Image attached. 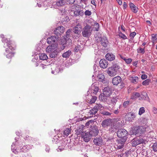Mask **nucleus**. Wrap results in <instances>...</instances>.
<instances>
[{
    "label": "nucleus",
    "instance_id": "f257e3e1",
    "mask_svg": "<svg viewBox=\"0 0 157 157\" xmlns=\"http://www.w3.org/2000/svg\"><path fill=\"white\" fill-rule=\"evenodd\" d=\"M0 36L2 38V41L4 44V47L5 48L6 46L8 47V48L6 49V52L4 54L6 56L7 58L10 59L14 56V53L12 52L13 50L14 49L12 46L11 42L4 37L3 34H1Z\"/></svg>",
    "mask_w": 157,
    "mask_h": 157
},
{
    "label": "nucleus",
    "instance_id": "f03ea898",
    "mask_svg": "<svg viewBox=\"0 0 157 157\" xmlns=\"http://www.w3.org/2000/svg\"><path fill=\"white\" fill-rule=\"evenodd\" d=\"M93 28L88 24H86L82 30V34L83 36L89 37L91 34Z\"/></svg>",
    "mask_w": 157,
    "mask_h": 157
},
{
    "label": "nucleus",
    "instance_id": "7ed1b4c3",
    "mask_svg": "<svg viewBox=\"0 0 157 157\" xmlns=\"http://www.w3.org/2000/svg\"><path fill=\"white\" fill-rule=\"evenodd\" d=\"M146 126H140L135 127L132 132V134L141 136L146 132Z\"/></svg>",
    "mask_w": 157,
    "mask_h": 157
},
{
    "label": "nucleus",
    "instance_id": "20e7f679",
    "mask_svg": "<svg viewBox=\"0 0 157 157\" xmlns=\"http://www.w3.org/2000/svg\"><path fill=\"white\" fill-rule=\"evenodd\" d=\"M127 134V132L124 129H121L119 130L117 132L118 137L122 138L123 139H125V140H126V136Z\"/></svg>",
    "mask_w": 157,
    "mask_h": 157
},
{
    "label": "nucleus",
    "instance_id": "39448f33",
    "mask_svg": "<svg viewBox=\"0 0 157 157\" xmlns=\"http://www.w3.org/2000/svg\"><path fill=\"white\" fill-rule=\"evenodd\" d=\"M99 88L97 86L93 84L92 85L91 88L89 89L88 92L90 93L91 95H96L98 92Z\"/></svg>",
    "mask_w": 157,
    "mask_h": 157
},
{
    "label": "nucleus",
    "instance_id": "423d86ee",
    "mask_svg": "<svg viewBox=\"0 0 157 157\" xmlns=\"http://www.w3.org/2000/svg\"><path fill=\"white\" fill-rule=\"evenodd\" d=\"M112 121L111 119H107L104 120L102 122L101 125L104 128H106L110 126L112 124Z\"/></svg>",
    "mask_w": 157,
    "mask_h": 157
},
{
    "label": "nucleus",
    "instance_id": "0eeeda50",
    "mask_svg": "<svg viewBox=\"0 0 157 157\" xmlns=\"http://www.w3.org/2000/svg\"><path fill=\"white\" fill-rule=\"evenodd\" d=\"M146 141L142 138H140L139 139H133L132 141V145L133 147L140 144H141L145 143Z\"/></svg>",
    "mask_w": 157,
    "mask_h": 157
},
{
    "label": "nucleus",
    "instance_id": "6e6552de",
    "mask_svg": "<svg viewBox=\"0 0 157 157\" xmlns=\"http://www.w3.org/2000/svg\"><path fill=\"white\" fill-rule=\"evenodd\" d=\"M97 40L98 41H100L101 44L104 47H106L107 46L109 42L106 37H99L98 38V39H97Z\"/></svg>",
    "mask_w": 157,
    "mask_h": 157
},
{
    "label": "nucleus",
    "instance_id": "1a4fd4ad",
    "mask_svg": "<svg viewBox=\"0 0 157 157\" xmlns=\"http://www.w3.org/2000/svg\"><path fill=\"white\" fill-rule=\"evenodd\" d=\"M107 74L110 76H113L118 73L112 67L109 68L107 72Z\"/></svg>",
    "mask_w": 157,
    "mask_h": 157
},
{
    "label": "nucleus",
    "instance_id": "9d476101",
    "mask_svg": "<svg viewBox=\"0 0 157 157\" xmlns=\"http://www.w3.org/2000/svg\"><path fill=\"white\" fill-rule=\"evenodd\" d=\"M82 25L81 23H79L74 28L73 32L75 34L78 35L80 34L81 30L82 29Z\"/></svg>",
    "mask_w": 157,
    "mask_h": 157
},
{
    "label": "nucleus",
    "instance_id": "9b49d317",
    "mask_svg": "<svg viewBox=\"0 0 157 157\" xmlns=\"http://www.w3.org/2000/svg\"><path fill=\"white\" fill-rule=\"evenodd\" d=\"M99 132V130L96 126H94L89 132V134L91 136H97Z\"/></svg>",
    "mask_w": 157,
    "mask_h": 157
},
{
    "label": "nucleus",
    "instance_id": "f8f14e48",
    "mask_svg": "<svg viewBox=\"0 0 157 157\" xmlns=\"http://www.w3.org/2000/svg\"><path fill=\"white\" fill-rule=\"evenodd\" d=\"M125 139H121L118 140L117 142V144L115 148L117 149H121L122 148L124 144V142L126 141Z\"/></svg>",
    "mask_w": 157,
    "mask_h": 157
},
{
    "label": "nucleus",
    "instance_id": "ddd939ff",
    "mask_svg": "<svg viewBox=\"0 0 157 157\" xmlns=\"http://www.w3.org/2000/svg\"><path fill=\"white\" fill-rule=\"evenodd\" d=\"M111 94V90L109 87H105L103 90V94L105 96H109Z\"/></svg>",
    "mask_w": 157,
    "mask_h": 157
},
{
    "label": "nucleus",
    "instance_id": "4468645a",
    "mask_svg": "<svg viewBox=\"0 0 157 157\" xmlns=\"http://www.w3.org/2000/svg\"><path fill=\"white\" fill-rule=\"evenodd\" d=\"M121 81V78L119 76H117L113 78L112 79V83L113 85H117Z\"/></svg>",
    "mask_w": 157,
    "mask_h": 157
},
{
    "label": "nucleus",
    "instance_id": "2eb2a0df",
    "mask_svg": "<svg viewBox=\"0 0 157 157\" xmlns=\"http://www.w3.org/2000/svg\"><path fill=\"white\" fill-rule=\"evenodd\" d=\"M77 8V6L75 5H73L72 6V9H75V10H73L74 14L75 16H78L81 14V11L80 10L78 9V8Z\"/></svg>",
    "mask_w": 157,
    "mask_h": 157
},
{
    "label": "nucleus",
    "instance_id": "dca6fc26",
    "mask_svg": "<svg viewBox=\"0 0 157 157\" xmlns=\"http://www.w3.org/2000/svg\"><path fill=\"white\" fill-rule=\"evenodd\" d=\"M100 67L103 68H105L107 67L108 62L105 59H101L99 62Z\"/></svg>",
    "mask_w": 157,
    "mask_h": 157
},
{
    "label": "nucleus",
    "instance_id": "f3484780",
    "mask_svg": "<svg viewBox=\"0 0 157 157\" xmlns=\"http://www.w3.org/2000/svg\"><path fill=\"white\" fill-rule=\"evenodd\" d=\"M57 46L54 45L48 46L47 47L46 49V52L48 53H50L57 50Z\"/></svg>",
    "mask_w": 157,
    "mask_h": 157
},
{
    "label": "nucleus",
    "instance_id": "a211bd4d",
    "mask_svg": "<svg viewBox=\"0 0 157 157\" xmlns=\"http://www.w3.org/2000/svg\"><path fill=\"white\" fill-rule=\"evenodd\" d=\"M117 101L116 97H112L109 98L107 99V102L109 104H113V105H115Z\"/></svg>",
    "mask_w": 157,
    "mask_h": 157
},
{
    "label": "nucleus",
    "instance_id": "6ab92c4d",
    "mask_svg": "<svg viewBox=\"0 0 157 157\" xmlns=\"http://www.w3.org/2000/svg\"><path fill=\"white\" fill-rule=\"evenodd\" d=\"M98 109L94 107V108L91 110H90V111L88 113L87 115L89 117H93L97 112Z\"/></svg>",
    "mask_w": 157,
    "mask_h": 157
},
{
    "label": "nucleus",
    "instance_id": "aec40b11",
    "mask_svg": "<svg viewBox=\"0 0 157 157\" xmlns=\"http://www.w3.org/2000/svg\"><path fill=\"white\" fill-rule=\"evenodd\" d=\"M136 117V115L135 113H130L127 117L126 119L129 122H132Z\"/></svg>",
    "mask_w": 157,
    "mask_h": 157
},
{
    "label": "nucleus",
    "instance_id": "412c9836",
    "mask_svg": "<svg viewBox=\"0 0 157 157\" xmlns=\"http://www.w3.org/2000/svg\"><path fill=\"white\" fill-rule=\"evenodd\" d=\"M115 56L113 54L108 53L105 56L106 59L110 61L114 60L115 59Z\"/></svg>",
    "mask_w": 157,
    "mask_h": 157
},
{
    "label": "nucleus",
    "instance_id": "4be33fe9",
    "mask_svg": "<svg viewBox=\"0 0 157 157\" xmlns=\"http://www.w3.org/2000/svg\"><path fill=\"white\" fill-rule=\"evenodd\" d=\"M93 142L95 145H99L102 143V140L101 137L96 138L94 139Z\"/></svg>",
    "mask_w": 157,
    "mask_h": 157
},
{
    "label": "nucleus",
    "instance_id": "5701e85b",
    "mask_svg": "<svg viewBox=\"0 0 157 157\" xmlns=\"http://www.w3.org/2000/svg\"><path fill=\"white\" fill-rule=\"evenodd\" d=\"M129 6L132 12L134 13H136L138 12V7L135 6L133 3H130L129 4Z\"/></svg>",
    "mask_w": 157,
    "mask_h": 157
},
{
    "label": "nucleus",
    "instance_id": "b1692460",
    "mask_svg": "<svg viewBox=\"0 0 157 157\" xmlns=\"http://www.w3.org/2000/svg\"><path fill=\"white\" fill-rule=\"evenodd\" d=\"M66 0H59L56 2V5L58 6H62L65 5Z\"/></svg>",
    "mask_w": 157,
    "mask_h": 157
},
{
    "label": "nucleus",
    "instance_id": "393cba45",
    "mask_svg": "<svg viewBox=\"0 0 157 157\" xmlns=\"http://www.w3.org/2000/svg\"><path fill=\"white\" fill-rule=\"evenodd\" d=\"M139 78L137 76H132L130 77V80L134 84H136L138 83Z\"/></svg>",
    "mask_w": 157,
    "mask_h": 157
},
{
    "label": "nucleus",
    "instance_id": "a878e982",
    "mask_svg": "<svg viewBox=\"0 0 157 157\" xmlns=\"http://www.w3.org/2000/svg\"><path fill=\"white\" fill-rule=\"evenodd\" d=\"M111 67L116 70V71L118 73L120 72H119V69H120V67L118 63H116L115 62H113V66Z\"/></svg>",
    "mask_w": 157,
    "mask_h": 157
},
{
    "label": "nucleus",
    "instance_id": "bb28decb",
    "mask_svg": "<svg viewBox=\"0 0 157 157\" xmlns=\"http://www.w3.org/2000/svg\"><path fill=\"white\" fill-rule=\"evenodd\" d=\"M140 96V93L138 92H135L133 94L131 97V99L135 100L138 98H139Z\"/></svg>",
    "mask_w": 157,
    "mask_h": 157
},
{
    "label": "nucleus",
    "instance_id": "cd10ccee",
    "mask_svg": "<svg viewBox=\"0 0 157 157\" xmlns=\"http://www.w3.org/2000/svg\"><path fill=\"white\" fill-rule=\"evenodd\" d=\"M50 54V57L51 58H55L58 55V52L57 51V50L54 51L52 52Z\"/></svg>",
    "mask_w": 157,
    "mask_h": 157
},
{
    "label": "nucleus",
    "instance_id": "c85d7f7f",
    "mask_svg": "<svg viewBox=\"0 0 157 157\" xmlns=\"http://www.w3.org/2000/svg\"><path fill=\"white\" fill-rule=\"evenodd\" d=\"M93 25H94V30L96 31H98L99 30V25L97 23L94 22V21L92 22V24H91Z\"/></svg>",
    "mask_w": 157,
    "mask_h": 157
},
{
    "label": "nucleus",
    "instance_id": "c756f323",
    "mask_svg": "<svg viewBox=\"0 0 157 157\" xmlns=\"http://www.w3.org/2000/svg\"><path fill=\"white\" fill-rule=\"evenodd\" d=\"M140 96H141V99L142 100H149V98L147 95V94L146 92L142 93Z\"/></svg>",
    "mask_w": 157,
    "mask_h": 157
},
{
    "label": "nucleus",
    "instance_id": "7c9ffc66",
    "mask_svg": "<svg viewBox=\"0 0 157 157\" xmlns=\"http://www.w3.org/2000/svg\"><path fill=\"white\" fill-rule=\"evenodd\" d=\"M71 54V51L70 50H68L63 53V54L62 56L63 58H68Z\"/></svg>",
    "mask_w": 157,
    "mask_h": 157
},
{
    "label": "nucleus",
    "instance_id": "2f4dec72",
    "mask_svg": "<svg viewBox=\"0 0 157 157\" xmlns=\"http://www.w3.org/2000/svg\"><path fill=\"white\" fill-rule=\"evenodd\" d=\"M30 149V146L29 145H26L25 146H24L22 149H21L20 152L23 151L26 152L28 151L29 149Z\"/></svg>",
    "mask_w": 157,
    "mask_h": 157
},
{
    "label": "nucleus",
    "instance_id": "473e14b6",
    "mask_svg": "<svg viewBox=\"0 0 157 157\" xmlns=\"http://www.w3.org/2000/svg\"><path fill=\"white\" fill-rule=\"evenodd\" d=\"M97 97L95 96H93L91 97L90 100H88V102L90 104L94 103L97 100Z\"/></svg>",
    "mask_w": 157,
    "mask_h": 157
},
{
    "label": "nucleus",
    "instance_id": "72a5a7b5",
    "mask_svg": "<svg viewBox=\"0 0 157 157\" xmlns=\"http://www.w3.org/2000/svg\"><path fill=\"white\" fill-rule=\"evenodd\" d=\"M39 57L40 59L42 60H45L48 59L47 56L45 53L40 54L39 56Z\"/></svg>",
    "mask_w": 157,
    "mask_h": 157
},
{
    "label": "nucleus",
    "instance_id": "f704fd0d",
    "mask_svg": "<svg viewBox=\"0 0 157 157\" xmlns=\"http://www.w3.org/2000/svg\"><path fill=\"white\" fill-rule=\"evenodd\" d=\"M110 127L109 129V131L111 132L115 131L117 129V126L114 125H112V124Z\"/></svg>",
    "mask_w": 157,
    "mask_h": 157
},
{
    "label": "nucleus",
    "instance_id": "c9c22d12",
    "mask_svg": "<svg viewBox=\"0 0 157 157\" xmlns=\"http://www.w3.org/2000/svg\"><path fill=\"white\" fill-rule=\"evenodd\" d=\"M151 41L154 44L157 41V35L153 34L151 35Z\"/></svg>",
    "mask_w": 157,
    "mask_h": 157
},
{
    "label": "nucleus",
    "instance_id": "e433bc0d",
    "mask_svg": "<svg viewBox=\"0 0 157 157\" xmlns=\"http://www.w3.org/2000/svg\"><path fill=\"white\" fill-rule=\"evenodd\" d=\"M57 30H58V33L60 35L64 32V28L62 26H60L57 28Z\"/></svg>",
    "mask_w": 157,
    "mask_h": 157
},
{
    "label": "nucleus",
    "instance_id": "4c0bfd02",
    "mask_svg": "<svg viewBox=\"0 0 157 157\" xmlns=\"http://www.w3.org/2000/svg\"><path fill=\"white\" fill-rule=\"evenodd\" d=\"M98 80L100 82H102L104 79L105 77L104 75L102 74H100L98 75Z\"/></svg>",
    "mask_w": 157,
    "mask_h": 157
},
{
    "label": "nucleus",
    "instance_id": "58836bf2",
    "mask_svg": "<svg viewBox=\"0 0 157 157\" xmlns=\"http://www.w3.org/2000/svg\"><path fill=\"white\" fill-rule=\"evenodd\" d=\"M71 131V129L69 128H67L64 131V136H67L70 133Z\"/></svg>",
    "mask_w": 157,
    "mask_h": 157
},
{
    "label": "nucleus",
    "instance_id": "ea45409f",
    "mask_svg": "<svg viewBox=\"0 0 157 157\" xmlns=\"http://www.w3.org/2000/svg\"><path fill=\"white\" fill-rule=\"evenodd\" d=\"M50 39H51L52 40V41L53 43L55 42L58 39V37L56 36H52L50 37Z\"/></svg>",
    "mask_w": 157,
    "mask_h": 157
},
{
    "label": "nucleus",
    "instance_id": "a19ab883",
    "mask_svg": "<svg viewBox=\"0 0 157 157\" xmlns=\"http://www.w3.org/2000/svg\"><path fill=\"white\" fill-rule=\"evenodd\" d=\"M106 97L105 95L100 94L99 98V99L103 101H105L106 100Z\"/></svg>",
    "mask_w": 157,
    "mask_h": 157
},
{
    "label": "nucleus",
    "instance_id": "79ce46f5",
    "mask_svg": "<svg viewBox=\"0 0 157 157\" xmlns=\"http://www.w3.org/2000/svg\"><path fill=\"white\" fill-rule=\"evenodd\" d=\"M145 112L144 108V107L140 108L139 112V114L140 115H141Z\"/></svg>",
    "mask_w": 157,
    "mask_h": 157
},
{
    "label": "nucleus",
    "instance_id": "37998d69",
    "mask_svg": "<svg viewBox=\"0 0 157 157\" xmlns=\"http://www.w3.org/2000/svg\"><path fill=\"white\" fill-rule=\"evenodd\" d=\"M17 144V142H15V143H13V144L11 146V150L14 153H16L17 151H16V150L14 149L13 147V146H15Z\"/></svg>",
    "mask_w": 157,
    "mask_h": 157
},
{
    "label": "nucleus",
    "instance_id": "c03bdc74",
    "mask_svg": "<svg viewBox=\"0 0 157 157\" xmlns=\"http://www.w3.org/2000/svg\"><path fill=\"white\" fill-rule=\"evenodd\" d=\"M96 109H98H98H102L103 108V106L101 105V104H97L96 105L94 106Z\"/></svg>",
    "mask_w": 157,
    "mask_h": 157
},
{
    "label": "nucleus",
    "instance_id": "a18cd8bd",
    "mask_svg": "<svg viewBox=\"0 0 157 157\" xmlns=\"http://www.w3.org/2000/svg\"><path fill=\"white\" fill-rule=\"evenodd\" d=\"M152 147L153 150L155 151H157V142L154 143Z\"/></svg>",
    "mask_w": 157,
    "mask_h": 157
},
{
    "label": "nucleus",
    "instance_id": "49530a36",
    "mask_svg": "<svg viewBox=\"0 0 157 157\" xmlns=\"http://www.w3.org/2000/svg\"><path fill=\"white\" fill-rule=\"evenodd\" d=\"M119 36L120 37L122 38L124 40L127 39L126 36L124 34L122 33H119Z\"/></svg>",
    "mask_w": 157,
    "mask_h": 157
},
{
    "label": "nucleus",
    "instance_id": "de8ad7c7",
    "mask_svg": "<svg viewBox=\"0 0 157 157\" xmlns=\"http://www.w3.org/2000/svg\"><path fill=\"white\" fill-rule=\"evenodd\" d=\"M149 82V80L148 79H147L143 82L142 84L146 86L147 85H148Z\"/></svg>",
    "mask_w": 157,
    "mask_h": 157
},
{
    "label": "nucleus",
    "instance_id": "09e8293b",
    "mask_svg": "<svg viewBox=\"0 0 157 157\" xmlns=\"http://www.w3.org/2000/svg\"><path fill=\"white\" fill-rule=\"evenodd\" d=\"M130 104L129 101H124L123 103V106L124 107L126 108Z\"/></svg>",
    "mask_w": 157,
    "mask_h": 157
},
{
    "label": "nucleus",
    "instance_id": "8fccbe9b",
    "mask_svg": "<svg viewBox=\"0 0 157 157\" xmlns=\"http://www.w3.org/2000/svg\"><path fill=\"white\" fill-rule=\"evenodd\" d=\"M53 68H52V74H54L56 75L59 72L58 68H57V69H56L55 70H53Z\"/></svg>",
    "mask_w": 157,
    "mask_h": 157
},
{
    "label": "nucleus",
    "instance_id": "3c124183",
    "mask_svg": "<svg viewBox=\"0 0 157 157\" xmlns=\"http://www.w3.org/2000/svg\"><path fill=\"white\" fill-rule=\"evenodd\" d=\"M114 140L113 138V137H110L108 138L107 140V142H108L109 144H112Z\"/></svg>",
    "mask_w": 157,
    "mask_h": 157
},
{
    "label": "nucleus",
    "instance_id": "603ef678",
    "mask_svg": "<svg viewBox=\"0 0 157 157\" xmlns=\"http://www.w3.org/2000/svg\"><path fill=\"white\" fill-rule=\"evenodd\" d=\"M142 123H143L144 124H145L144 126H146V127L147 126V119L144 118L142 121Z\"/></svg>",
    "mask_w": 157,
    "mask_h": 157
},
{
    "label": "nucleus",
    "instance_id": "864d4df0",
    "mask_svg": "<svg viewBox=\"0 0 157 157\" xmlns=\"http://www.w3.org/2000/svg\"><path fill=\"white\" fill-rule=\"evenodd\" d=\"M102 114L105 116H110L111 115V113L106 111H104L102 112Z\"/></svg>",
    "mask_w": 157,
    "mask_h": 157
},
{
    "label": "nucleus",
    "instance_id": "5fc2aeb1",
    "mask_svg": "<svg viewBox=\"0 0 157 157\" xmlns=\"http://www.w3.org/2000/svg\"><path fill=\"white\" fill-rule=\"evenodd\" d=\"M85 14L86 16H90L91 14V12L89 10H86L85 12Z\"/></svg>",
    "mask_w": 157,
    "mask_h": 157
},
{
    "label": "nucleus",
    "instance_id": "6e6d98bb",
    "mask_svg": "<svg viewBox=\"0 0 157 157\" xmlns=\"http://www.w3.org/2000/svg\"><path fill=\"white\" fill-rule=\"evenodd\" d=\"M138 52L139 53H142L144 54L145 52V50L144 48H140L139 50H138Z\"/></svg>",
    "mask_w": 157,
    "mask_h": 157
},
{
    "label": "nucleus",
    "instance_id": "4d7b16f0",
    "mask_svg": "<svg viewBox=\"0 0 157 157\" xmlns=\"http://www.w3.org/2000/svg\"><path fill=\"white\" fill-rule=\"evenodd\" d=\"M52 40L50 37H48L47 39V42L49 44H51L53 43L52 41H51Z\"/></svg>",
    "mask_w": 157,
    "mask_h": 157
},
{
    "label": "nucleus",
    "instance_id": "13d9d810",
    "mask_svg": "<svg viewBox=\"0 0 157 157\" xmlns=\"http://www.w3.org/2000/svg\"><path fill=\"white\" fill-rule=\"evenodd\" d=\"M132 59L131 58L127 59L125 63L128 64H130L132 62Z\"/></svg>",
    "mask_w": 157,
    "mask_h": 157
},
{
    "label": "nucleus",
    "instance_id": "bf43d9fd",
    "mask_svg": "<svg viewBox=\"0 0 157 157\" xmlns=\"http://www.w3.org/2000/svg\"><path fill=\"white\" fill-rule=\"evenodd\" d=\"M71 31L70 30H67L66 32V37L68 38L69 37V35L70 34Z\"/></svg>",
    "mask_w": 157,
    "mask_h": 157
},
{
    "label": "nucleus",
    "instance_id": "052dcab7",
    "mask_svg": "<svg viewBox=\"0 0 157 157\" xmlns=\"http://www.w3.org/2000/svg\"><path fill=\"white\" fill-rule=\"evenodd\" d=\"M141 78L142 79H145L147 78V76L145 74L142 75Z\"/></svg>",
    "mask_w": 157,
    "mask_h": 157
},
{
    "label": "nucleus",
    "instance_id": "680f3d73",
    "mask_svg": "<svg viewBox=\"0 0 157 157\" xmlns=\"http://www.w3.org/2000/svg\"><path fill=\"white\" fill-rule=\"evenodd\" d=\"M93 122L92 121H88L86 124V126L87 127L90 124L92 123Z\"/></svg>",
    "mask_w": 157,
    "mask_h": 157
},
{
    "label": "nucleus",
    "instance_id": "e2e57ef3",
    "mask_svg": "<svg viewBox=\"0 0 157 157\" xmlns=\"http://www.w3.org/2000/svg\"><path fill=\"white\" fill-rule=\"evenodd\" d=\"M136 35V33L135 32H133L132 33L130 34V36L132 38H133L134 36Z\"/></svg>",
    "mask_w": 157,
    "mask_h": 157
},
{
    "label": "nucleus",
    "instance_id": "0e129e2a",
    "mask_svg": "<svg viewBox=\"0 0 157 157\" xmlns=\"http://www.w3.org/2000/svg\"><path fill=\"white\" fill-rule=\"evenodd\" d=\"M54 33L56 34L57 36L58 35H59V34L58 32V30H57V28L55 29L54 32Z\"/></svg>",
    "mask_w": 157,
    "mask_h": 157
},
{
    "label": "nucleus",
    "instance_id": "69168bd1",
    "mask_svg": "<svg viewBox=\"0 0 157 157\" xmlns=\"http://www.w3.org/2000/svg\"><path fill=\"white\" fill-rule=\"evenodd\" d=\"M153 111L154 113H155V114L157 113V109L155 107L153 108Z\"/></svg>",
    "mask_w": 157,
    "mask_h": 157
},
{
    "label": "nucleus",
    "instance_id": "338daca9",
    "mask_svg": "<svg viewBox=\"0 0 157 157\" xmlns=\"http://www.w3.org/2000/svg\"><path fill=\"white\" fill-rule=\"evenodd\" d=\"M124 9H125L127 7V3L125 2H124L123 4Z\"/></svg>",
    "mask_w": 157,
    "mask_h": 157
},
{
    "label": "nucleus",
    "instance_id": "774afa93",
    "mask_svg": "<svg viewBox=\"0 0 157 157\" xmlns=\"http://www.w3.org/2000/svg\"><path fill=\"white\" fill-rule=\"evenodd\" d=\"M117 1L119 5H121L122 4V0H117Z\"/></svg>",
    "mask_w": 157,
    "mask_h": 157
}]
</instances>
